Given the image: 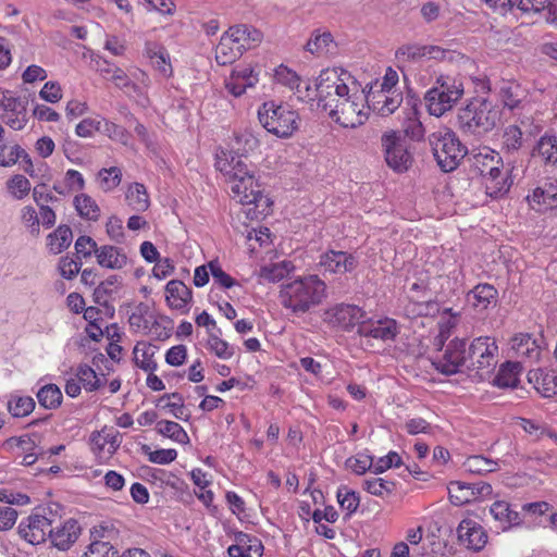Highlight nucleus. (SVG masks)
<instances>
[{"label":"nucleus","instance_id":"f257e3e1","mask_svg":"<svg viewBox=\"0 0 557 557\" xmlns=\"http://www.w3.org/2000/svg\"><path fill=\"white\" fill-rule=\"evenodd\" d=\"M318 106L343 127L356 128L369 117L367 97L343 69L321 71L315 84Z\"/></svg>","mask_w":557,"mask_h":557},{"label":"nucleus","instance_id":"f03ea898","mask_svg":"<svg viewBox=\"0 0 557 557\" xmlns=\"http://www.w3.org/2000/svg\"><path fill=\"white\" fill-rule=\"evenodd\" d=\"M215 168L231 184L233 198L243 205H253V215L259 218L270 213L271 199L263 194L255 168L248 165L239 156L221 151L216 154Z\"/></svg>","mask_w":557,"mask_h":557},{"label":"nucleus","instance_id":"7ed1b4c3","mask_svg":"<svg viewBox=\"0 0 557 557\" xmlns=\"http://www.w3.org/2000/svg\"><path fill=\"white\" fill-rule=\"evenodd\" d=\"M326 297V283L317 274L296 276L283 283L278 290L281 306L297 318L312 312Z\"/></svg>","mask_w":557,"mask_h":557},{"label":"nucleus","instance_id":"20e7f679","mask_svg":"<svg viewBox=\"0 0 557 557\" xmlns=\"http://www.w3.org/2000/svg\"><path fill=\"white\" fill-rule=\"evenodd\" d=\"M499 120V111L486 99H473L458 113L460 131L472 137L491 132Z\"/></svg>","mask_w":557,"mask_h":557},{"label":"nucleus","instance_id":"39448f33","mask_svg":"<svg viewBox=\"0 0 557 557\" xmlns=\"http://www.w3.org/2000/svg\"><path fill=\"white\" fill-rule=\"evenodd\" d=\"M429 143L438 166L444 172H451L467 154V148L449 128H440L430 134Z\"/></svg>","mask_w":557,"mask_h":557},{"label":"nucleus","instance_id":"423d86ee","mask_svg":"<svg viewBox=\"0 0 557 557\" xmlns=\"http://www.w3.org/2000/svg\"><path fill=\"white\" fill-rule=\"evenodd\" d=\"M258 119L262 126L281 138L292 136L299 127V115L287 104L264 102L258 110Z\"/></svg>","mask_w":557,"mask_h":557},{"label":"nucleus","instance_id":"0eeeda50","mask_svg":"<svg viewBox=\"0 0 557 557\" xmlns=\"http://www.w3.org/2000/svg\"><path fill=\"white\" fill-rule=\"evenodd\" d=\"M463 95V86L456 78L448 75L436 77L434 86L424 96L431 115L442 116L453 109Z\"/></svg>","mask_w":557,"mask_h":557},{"label":"nucleus","instance_id":"6e6552de","mask_svg":"<svg viewBox=\"0 0 557 557\" xmlns=\"http://www.w3.org/2000/svg\"><path fill=\"white\" fill-rule=\"evenodd\" d=\"M52 516L50 509L42 508L36 510L20 522V536L32 545L46 542L47 536L50 537L52 523L54 522Z\"/></svg>","mask_w":557,"mask_h":557},{"label":"nucleus","instance_id":"1a4fd4ad","mask_svg":"<svg viewBox=\"0 0 557 557\" xmlns=\"http://www.w3.org/2000/svg\"><path fill=\"white\" fill-rule=\"evenodd\" d=\"M381 140L387 165L398 173L406 172L412 163V154L401 134L388 132L383 134Z\"/></svg>","mask_w":557,"mask_h":557},{"label":"nucleus","instance_id":"9d476101","mask_svg":"<svg viewBox=\"0 0 557 557\" xmlns=\"http://www.w3.org/2000/svg\"><path fill=\"white\" fill-rule=\"evenodd\" d=\"M498 346L495 338L481 336L475 338L467 352L468 369H476L488 373L497 363Z\"/></svg>","mask_w":557,"mask_h":557},{"label":"nucleus","instance_id":"9b49d317","mask_svg":"<svg viewBox=\"0 0 557 557\" xmlns=\"http://www.w3.org/2000/svg\"><path fill=\"white\" fill-rule=\"evenodd\" d=\"M364 311L355 305L338 304L324 311L323 321L332 327L350 331L363 321Z\"/></svg>","mask_w":557,"mask_h":557},{"label":"nucleus","instance_id":"f8f14e48","mask_svg":"<svg viewBox=\"0 0 557 557\" xmlns=\"http://www.w3.org/2000/svg\"><path fill=\"white\" fill-rule=\"evenodd\" d=\"M468 364L466 342L463 339L451 341L442 358L434 362L435 368L446 375L456 374Z\"/></svg>","mask_w":557,"mask_h":557},{"label":"nucleus","instance_id":"ddd939ff","mask_svg":"<svg viewBox=\"0 0 557 557\" xmlns=\"http://www.w3.org/2000/svg\"><path fill=\"white\" fill-rule=\"evenodd\" d=\"M358 261L349 252L341 250H329L320 256L318 267L323 273L345 274L354 271Z\"/></svg>","mask_w":557,"mask_h":557},{"label":"nucleus","instance_id":"4468645a","mask_svg":"<svg viewBox=\"0 0 557 557\" xmlns=\"http://www.w3.org/2000/svg\"><path fill=\"white\" fill-rule=\"evenodd\" d=\"M367 97V106L381 116L394 113L403 102V95L399 91L374 89L371 87Z\"/></svg>","mask_w":557,"mask_h":557},{"label":"nucleus","instance_id":"2eb2a0df","mask_svg":"<svg viewBox=\"0 0 557 557\" xmlns=\"http://www.w3.org/2000/svg\"><path fill=\"white\" fill-rule=\"evenodd\" d=\"M357 333L363 337H371L383 342L393 341L399 333V327L394 319L363 320Z\"/></svg>","mask_w":557,"mask_h":557},{"label":"nucleus","instance_id":"dca6fc26","mask_svg":"<svg viewBox=\"0 0 557 557\" xmlns=\"http://www.w3.org/2000/svg\"><path fill=\"white\" fill-rule=\"evenodd\" d=\"M532 119L524 116L519 120V124H510L506 126L502 134L500 150L506 154H515L524 143V134L530 132Z\"/></svg>","mask_w":557,"mask_h":557},{"label":"nucleus","instance_id":"f3484780","mask_svg":"<svg viewBox=\"0 0 557 557\" xmlns=\"http://www.w3.org/2000/svg\"><path fill=\"white\" fill-rule=\"evenodd\" d=\"M530 207L537 211L544 212L557 207V180L548 178L533 189L532 194L527 197Z\"/></svg>","mask_w":557,"mask_h":557},{"label":"nucleus","instance_id":"a211bd4d","mask_svg":"<svg viewBox=\"0 0 557 557\" xmlns=\"http://www.w3.org/2000/svg\"><path fill=\"white\" fill-rule=\"evenodd\" d=\"M258 82V73L251 65H237L225 81V88L234 97H240L247 88L255 87Z\"/></svg>","mask_w":557,"mask_h":557},{"label":"nucleus","instance_id":"6ab92c4d","mask_svg":"<svg viewBox=\"0 0 557 557\" xmlns=\"http://www.w3.org/2000/svg\"><path fill=\"white\" fill-rule=\"evenodd\" d=\"M458 541L467 548L479 552L487 543V534L482 525L472 519H463L457 528Z\"/></svg>","mask_w":557,"mask_h":557},{"label":"nucleus","instance_id":"aec40b11","mask_svg":"<svg viewBox=\"0 0 557 557\" xmlns=\"http://www.w3.org/2000/svg\"><path fill=\"white\" fill-rule=\"evenodd\" d=\"M3 115L2 121L12 129L21 131L23 129L27 122V101L11 95L8 98L7 103L2 108Z\"/></svg>","mask_w":557,"mask_h":557},{"label":"nucleus","instance_id":"412c9836","mask_svg":"<svg viewBox=\"0 0 557 557\" xmlns=\"http://www.w3.org/2000/svg\"><path fill=\"white\" fill-rule=\"evenodd\" d=\"M511 349L515 356L522 362H535L541 357V346L537 341L528 333H519L511 338Z\"/></svg>","mask_w":557,"mask_h":557},{"label":"nucleus","instance_id":"4be33fe9","mask_svg":"<svg viewBox=\"0 0 557 557\" xmlns=\"http://www.w3.org/2000/svg\"><path fill=\"white\" fill-rule=\"evenodd\" d=\"M81 525L75 519H67L60 528L51 529L50 541L60 550L69 549L78 539Z\"/></svg>","mask_w":557,"mask_h":557},{"label":"nucleus","instance_id":"5701e85b","mask_svg":"<svg viewBox=\"0 0 557 557\" xmlns=\"http://www.w3.org/2000/svg\"><path fill=\"white\" fill-rule=\"evenodd\" d=\"M482 177L485 186V193L492 198L504 196L510 188L511 183L509 182L507 174L500 169V165L491 168Z\"/></svg>","mask_w":557,"mask_h":557},{"label":"nucleus","instance_id":"b1692460","mask_svg":"<svg viewBox=\"0 0 557 557\" xmlns=\"http://www.w3.org/2000/svg\"><path fill=\"white\" fill-rule=\"evenodd\" d=\"M226 33L243 52L256 47L262 40V34L257 28L245 24L232 26Z\"/></svg>","mask_w":557,"mask_h":557},{"label":"nucleus","instance_id":"393cba45","mask_svg":"<svg viewBox=\"0 0 557 557\" xmlns=\"http://www.w3.org/2000/svg\"><path fill=\"white\" fill-rule=\"evenodd\" d=\"M528 380L544 397L557 394V375L552 370L534 369L528 373Z\"/></svg>","mask_w":557,"mask_h":557},{"label":"nucleus","instance_id":"a878e982","mask_svg":"<svg viewBox=\"0 0 557 557\" xmlns=\"http://www.w3.org/2000/svg\"><path fill=\"white\" fill-rule=\"evenodd\" d=\"M95 256L100 267L111 270H120L127 263L125 252L121 248L111 245L98 247V249L95 250Z\"/></svg>","mask_w":557,"mask_h":557},{"label":"nucleus","instance_id":"bb28decb","mask_svg":"<svg viewBox=\"0 0 557 557\" xmlns=\"http://www.w3.org/2000/svg\"><path fill=\"white\" fill-rule=\"evenodd\" d=\"M490 512L503 531L520 525L522 522L519 512L512 510L510 505L504 500L493 503Z\"/></svg>","mask_w":557,"mask_h":557},{"label":"nucleus","instance_id":"cd10ccee","mask_svg":"<svg viewBox=\"0 0 557 557\" xmlns=\"http://www.w3.org/2000/svg\"><path fill=\"white\" fill-rule=\"evenodd\" d=\"M166 301L170 307L182 310L191 300V290L177 280L170 281L165 286Z\"/></svg>","mask_w":557,"mask_h":557},{"label":"nucleus","instance_id":"c85d7f7f","mask_svg":"<svg viewBox=\"0 0 557 557\" xmlns=\"http://www.w3.org/2000/svg\"><path fill=\"white\" fill-rule=\"evenodd\" d=\"M497 289L491 284H479L469 294L468 300L478 310H485L491 305H496Z\"/></svg>","mask_w":557,"mask_h":557},{"label":"nucleus","instance_id":"c756f323","mask_svg":"<svg viewBox=\"0 0 557 557\" xmlns=\"http://www.w3.org/2000/svg\"><path fill=\"white\" fill-rule=\"evenodd\" d=\"M295 265L289 260H282L262 265L258 272V277L268 283H276L294 272Z\"/></svg>","mask_w":557,"mask_h":557},{"label":"nucleus","instance_id":"7c9ffc66","mask_svg":"<svg viewBox=\"0 0 557 557\" xmlns=\"http://www.w3.org/2000/svg\"><path fill=\"white\" fill-rule=\"evenodd\" d=\"M157 349L158 348L151 344L144 342L137 343L133 349L135 364L145 372H154L158 368L153 359Z\"/></svg>","mask_w":557,"mask_h":557},{"label":"nucleus","instance_id":"2f4dec72","mask_svg":"<svg viewBox=\"0 0 557 557\" xmlns=\"http://www.w3.org/2000/svg\"><path fill=\"white\" fill-rule=\"evenodd\" d=\"M243 54L242 49L234 42V39L225 32L215 47V60L221 65L233 63Z\"/></svg>","mask_w":557,"mask_h":557},{"label":"nucleus","instance_id":"473e14b6","mask_svg":"<svg viewBox=\"0 0 557 557\" xmlns=\"http://www.w3.org/2000/svg\"><path fill=\"white\" fill-rule=\"evenodd\" d=\"M521 370V361L505 362L500 366L499 371L494 379V384L498 387H516L519 383Z\"/></svg>","mask_w":557,"mask_h":557},{"label":"nucleus","instance_id":"72a5a7b5","mask_svg":"<svg viewBox=\"0 0 557 557\" xmlns=\"http://www.w3.org/2000/svg\"><path fill=\"white\" fill-rule=\"evenodd\" d=\"M533 158H540L544 163L557 162V137L554 135L542 136L532 150Z\"/></svg>","mask_w":557,"mask_h":557},{"label":"nucleus","instance_id":"f704fd0d","mask_svg":"<svg viewBox=\"0 0 557 557\" xmlns=\"http://www.w3.org/2000/svg\"><path fill=\"white\" fill-rule=\"evenodd\" d=\"M72 238L71 227L59 225L54 232L47 236V247L51 253L59 255L70 247Z\"/></svg>","mask_w":557,"mask_h":557},{"label":"nucleus","instance_id":"c9c22d12","mask_svg":"<svg viewBox=\"0 0 557 557\" xmlns=\"http://www.w3.org/2000/svg\"><path fill=\"white\" fill-rule=\"evenodd\" d=\"M127 205L137 212L146 211L150 206L149 195L146 187L140 183L129 185L126 191Z\"/></svg>","mask_w":557,"mask_h":557},{"label":"nucleus","instance_id":"e433bc0d","mask_svg":"<svg viewBox=\"0 0 557 557\" xmlns=\"http://www.w3.org/2000/svg\"><path fill=\"white\" fill-rule=\"evenodd\" d=\"M518 9L524 13L547 10V21H557V0H518Z\"/></svg>","mask_w":557,"mask_h":557},{"label":"nucleus","instance_id":"4c0bfd02","mask_svg":"<svg viewBox=\"0 0 557 557\" xmlns=\"http://www.w3.org/2000/svg\"><path fill=\"white\" fill-rule=\"evenodd\" d=\"M503 161L498 152L495 150L483 148L480 152L473 156L472 166L480 175H485L491 168L502 165Z\"/></svg>","mask_w":557,"mask_h":557},{"label":"nucleus","instance_id":"58836bf2","mask_svg":"<svg viewBox=\"0 0 557 557\" xmlns=\"http://www.w3.org/2000/svg\"><path fill=\"white\" fill-rule=\"evenodd\" d=\"M157 405L168 410L176 419L187 420L188 418V414L186 413V409L184 407L183 396L178 393L163 395L162 397L159 398Z\"/></svg>","mask_w":557,"mask_h":557},{"label":"nucleus","instance_id":"ea45409f","mask_svg":"<svg viewBox=\"0 0 557 557\" xmlns=\"http://www.w3.org/2000/svg\"><path fill=\"white\" fill-rule=\"evenodd\" d=\"M74 207L79 216L90 221H97L100 216V209L96 201L86 194L77 195L74 198Z\"/></svg>","mask_w":557,"mask_h":557},{"label":"nucleus","instance_id":"a19ab883","mask_svg":"<svg viewBox=\"0 0 557 557\" xmlns=\"http://www.w3.org/2000/svg\"><path fill=\"white\" fill-rule=\"evenodd\" d=\"M523 96L520 85L515 82H503L499 88V97L504 106L509 109L517 108Z\"/></svg>","mask_w":557,"mask_h":557},{"label":"nucleus","instance_id":"79ce46f5","mask_svg":"<svg viewBox=\"0 0 557 557\" xmlns=\"http://www.w3.org/2000/svg\"><path fill=\"white\" fill-rule=\"evenodd\" d=\"M362 486L371 495L385 497L394 493L396 483L383 478H369L363 481Z\"/></svg>","mask_w":557,"mask_h":557},{"label":"nucleus","instance_id":"37998d69","mask_svg":"<svg viewBox=\"0 0 557 557\" xmlns=\"http://www.w3.org/2000/svg\"><path fill=\"white\" fill-rule=\"evenodd\" d=\"M447 488L450 502L456 506H460L474 500L470 483L453 481L448 484Z\"/></svg>","mask_w":557,"mask_h":557},{"label":"nucleus","instance_id":"c03bdc74","mask_svg":"<svg viewBox=\"0 0 557 557\" xmlns=\"http://www.w3.org/2000/svg\"><path fill=\"white\" fill-rule=\"evenodd\" d=\"M334 46L331 33H314L306 45V50L312 54L323 55L331 51Z\"/></svg>","mask_w":557,"mask_h":557},{"label":"nucleus","instance_id":"a18cd8bd","mask_svg":"<svg viewBox=\"0 0 557 557\" xmlns=\"http://www.w3.org/2000/svg\"><path fill=\"white\" fill-rule=\"evenodd\" d=\"M37 398L44 408L55 409L62 403V393L55 384H47L38 391Z\"/></svg>","mask_w":557,"mask_h":557},{"label":"nucleus","instance_id":"49530a36","mask_svg":"<svg viewBox=\"0 0 557 557\" xmlns=\"http://www.w3.org/2000/svg\"><path fill=\"white\" fill-rule=\"evenodd\" d=\"M345 466L358 475L367 471L373 472L374 457L369 451H362L346 459Z\"/></svg>","mask_w":557,"mask_h":557},{"label":"nucleus","instance_id":"de8ad7c7","mask_svg":"<svg viewBox=\"0 0 557 557\" xmlns=\"http://www.w3.org/2000/svg\"><path fill=\"white\" fill-rule=\"evenodd\" d=\"M96 533H92L94 541L82 557H119L117 549L108 541L97 540Z\"/></svg>","mask_w":557,"mask_h":557},{"label":"nucleus","instance_id":"09e8293b","mask_svg":"<svg viewBox=\"0 0 557 557\" xmlns=\"http://www.w3.org/2000/svg\"><path fill=\"white\" fill-rule=\"evenodd\" d=\"M119 284L120 280L117 275H111L102 281L94 290L95 302L98 305H107Z\"/></svg>","mask_w":557,"mask_h":557},{"label":"nucleus","instance_id":"8fccbe9b","mask_svg":"<svg viewBox=\"0 0 557 557\" xmlns=\"http://www.w3.org/2000/svg\"><path fill=\"white\" fill-rule=\"evenodd\" d=\"M131 77L133 79L134 88H132L131 98L136 99L137 101H143L147 99V90L151 85L150 77L148 74L139 69H136L131 73Z\"/></svg>","mask_w":557,"mask_h":557},{"label":"nucleus","instance_id":"3c124183","mask_svg":"<svg viewBox=\"0 0 557 557\" xmlns=\"http://www.w3.org/2000/svg\"><path fill=\"white\" fill-rule=\"evenodd\" d=\"M131 77L133 79L134 88H132L131 98L136 99L137 101H143L147 99V90L151 85L150 77L148 74L139 69H136L131 73Z\"/></svg>","mask_w":557,"mask_h":557},{"label":"nucleus","instance_id":"603ef678","mask_svg":"<svg viewBox=\"0 0 557 557\" xmlns=\"http://www.w3.org/2000/svg\"><path fill=\"white\" fill-rule=\"evenodd\" d=\"M465 467L471 473L483 474L497 470V462L481 455H475L467 458Z\"/></svg>","mask_w":557,"mask_h":557},{"label":"nucleus","instance_id":"864d4df0","mask_svg":"<svg viewBox=\"0 0 557 557\" xmlns=\"http://www.w3.org/2000/svg\"><path fill=\"white\" fill-rule=\"evenodd\" d=\"M35 408V401L29 396H15L8 401L9 412L16 418L26 417Z\"/></svg>","mask_w":557,"mask_h":557},{"label":"nucleus","instance_id":"5fc2aeb1","mask_svg":"<svg viewBox=\"0 0 557 557\" xmlns=\"http://www.w3.org/2000/svg\"><path fill=\"white\" fill-rule=\"evenodd\" d=\"M336 496L341 508L346 510L348 516L356 512L360 504L358 493L349 490L347 486H339Z\"/></svg>","mask_w":557,"mask_h":557},{"label":"nucleus","instance_id":"6e6d98bb","mask_svg":"<svg viewBox=\"0 0 557 557\" xmlns=\"http://www.w3.org/2000/svg\"><path fill=\"white\" fill-rule=\"evenodd\" d=\"M158 432L177 443H185L188 441V435L185 430L174 421L162 420L157 424Z\"/></svg>","mask_w":557,"mask_h":557},{"label":"nucleus","instance_id":"4d7b16f0","mask_svg":"<svg viewBox=\"0 0 557 557\" xmlns=\"http://www.w3.org/2000/svg\"><path fill=\"white\" fill-rule=\"evenodd\" d=\"M10 195L17 200L24 199L30 191V182L22 174L13 175L7 182Z\"/></svg>","mask_w":557,"mask_h":557},{"label":"nucleus","instance_id":"13d9d810","mask_svg":"<svg viewBox=\"0 0 557 557\" xmlns=\"http://www.w3.org/2000/svg\"><path fill=\"white\" fill-rule=\"evenodd\" d=\"M100 186L104 191L113 190L117 187L122 180V171L120 168L112 166L110 169H102L98 173Z\"/></svg>","mask_w":557,"mask_h":557},{"label":"nucleus","instance_id":"bf43d9fd","mask_svg":"<svg viewBox=\"0 0 557 557\" xmlns=\"http://www.w3.org/2000/svg\"><path fill=\"white\" fill-rule=\"evenodd\" d=\"M426 46H420L416 44L404 45L399 47L396 51V59L399 62H409L420 60L425 55Z\"/></svg>","mask_w":557,"mask_h":557},{"label":"nucleus","instance_id":"052dcab7","mask_svg":"<svg viewBox=\"0 0 557 557\" xmlns=\"http://www.w3.org/2000/svg\"><path fill=\"white\" fill-rule=\"evenodd\" d=\"M274 79L284 86H287L290 89L299 90L301 85L300 77L296 74V72L289 70L285 65H280L274 71Z\"/></svg>","mask_w":557,"mask_h":557},{"label":"nucleus","instance_id":"680f3d73","mask_svg":"<svg viewBox=\"0 0 557 557\" xmlns=\"http://www.w3.org/2000/svg\"><path fill=\"white\" fill-rule=\"evenodd\" d=\"M77 377L79 383L86 391H96L100 387V380L92 368L87 364L79 366L77 369Z\"/></svg>","mask_w":557,"mask_h":557},{"label":"nucleus","instance_id":"e2e57ef3","mask_svg":"<svg viewBox=\"0 0 557 557\" xmlns=\"http://www.w3.org/2000/svg\"><path fill=\"white\" fill-rule=\"evenodd\" d=\"M21 156H24V149L21 146L14 145L9 148L0 140V166L9 168L14 165Z\"/></svg>","mask_w":557,"mask_h":557},{"label":"nucleus","instance_id":"0e129e2a","mask_svg":"<svg viewBox=\"0 0 557 557\" xmlns=\"http://www.w3.org/2000/svg\"><path fill=\"white\" fill-rule=\"evenodd\" d=\"M208 348L220 359L227 360L234 355V349L228 345V343L214 334H210L209 336Z\"/></svg>","mask_w":557,"mask_h":557},{"label":"nucleus","instance_id":"69168bd1","mask_svg":"<svg viewBox=\"0 0 557 557\" xmlns=\"http://www.w3.org/2000/svg\"><path fill=\"white\" fill-rule=\"evenodd\" d=\"M208 267L210 269V273L212 275L214 284H218L223 288H231L237 285L236 280L228 275L225 271H223L218 261L209 262Z\"/></svg>","mask_w":557,"mask_h":557},{"label":"nucleus","instance_id":"338daca9","mask_svg":"<svg viewBox=\"0 0 557 557\" xmlns=\"http://www.w3.org/2000/svg\"><path fill=\"white\" fill-rule=\"evenodd\" d=\"M404 132L412 140H421L424 137V127L414 112L404 122Z\"/></svg>","mask_w":557,"mask_h":557},{"label":"nucleus","instance_id":"774afa93","mask_svg":"<svg viewBox=\"0 0 557 557\" xmlns=\"http://www.w3.org/2000/svg\"><path fill=\"white\" fill-rule=\"evenodd\" d=\"M401 465V457L396 451H389L386 456L380 457L374 460L373 473H383L386 470Z\"/></svg>","mask_w":557,"mask_h":557}]
</instances>
